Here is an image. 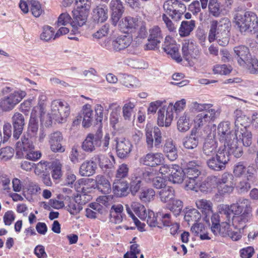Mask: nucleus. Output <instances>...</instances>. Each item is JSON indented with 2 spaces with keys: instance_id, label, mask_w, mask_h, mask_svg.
Wrapping results in <instances>:
<instances>
[{
  "instance_id": "1a4fd4ad",
  "label": "nucleus",
  "mask_w": 258,
  "mask_h": 258,
  "mask_svg": "<svg viewBox=\"0 0 258 258\" xmlns=\"http://www.w3.org/2000/svg\"><path fill=\"white\" fill-rule=\"evenodd\" d=\"M162 48L164 51L173 59L177 62L182 61V57L179 52V45H177L174 40L170 37H166Z\"/></svg>"
},
{
  "instance_id": "39448f33",
  "label": "nucleus",
  "mask_w": 258,
  "mask_h": 258,
  "mask_svg": "<svg viewBox=\"0 0 258 258\" xmlns=\"http://www.w3.org/2000/svg\"><path fill=\"white\" fill-rule=\"evenodd\" d=\"M235 20L241 32H252L258 26V18L252 12H246L243 15L237 13L235 15Z\"/></svg>"
},
{
  "instance_id": "a19ab883",
  "label": "nucleus",
  "mask_w": 258,
  "mask_h": 258,
  "mask_svg": "<svg viewBox=\"0 0 258 258\" xmlns=\"http://www.w3.org/2000/svg\"><path fill=\"white\" fill-rule=\"evenodd\" d=\"M200 178L185 177L184 188L186 190H194L198 191L199 190H202V186L201 185Z\"/></svg>"
},
{
  "instance_id": "e433bc0d",
  "label": "nucleus",
  "mask_w": 258,
  "mask_h": 258,
  "mask_svg": "<svg viewBox=\"0 0 258 258\" xmlns=\"http://www.w3.org/2000/svg\"><path fill=\"white\" fill-rule=\"evenodd\" d=\"M190 116L188 112H185L179 117L177 122V129L181 132H185L190 128Z\"/></svg>"
},
{
  "instance_id": "338daca9",
  "label": "nucleus",
  "mask_w": 258,
  "mask_h": 258,
  "mask_svg": "<svg viewBox=\"0 0 258 258\" xmlns=\"http://www.w3.org/2000/svg\"><path fill=\"white\" fill-rule=\"evenodd\" d=\"M121 82L126 87H134L136 85V78L133 76L122 74L121 76Z\"/></svg>"
},
{
  "instance_id": "2eb2a0df",
  "label": "nucleus",
  "mask_w": 258,
  "mask_h": 258,
  "mask_svg": "<svg viewBox=\"0 0 258 258\" xmlns=\"http://www.w3.org/2000/svg\"><path fill=\"white\" fill-rule=\"evenodd\" d=\"M108 109L111 110L109 117L110 124L112 127L116 129L121 124V107L117 102H113L109 104Z\"/></svg>"
},
{
  "instance_id": "0e129e2a",
  "label": "nucleus",
  "mask_w": 258,
  "mask_h": 258,
  "mask_svg": "<svg viewBox=\"0 0 258 258\" xmlns=\"http://www.w3.org/2000/svg\"><path fill=\"white\" fill-rule=\"evenodd\" d=\"M183 208V203L181 201L174 199L172 201V204L170 208V210L176 216H178Z\"/></svg>"
},
{
  "instance_id": "a18cd8bd",
  "label": "nucleus",
  "mask_w": 258,
  "mask_h": 258,
  "mask_svg": "<svg viewBox=\"0 0 258 258\" xmlns=\"http://www.w3.org/2000/svg\"><path fill=\"white\" fill-rule=\"evenodd\" d=\"M16 148L20 151L24 150L27 151L33 150L34 148L33 143L25 135L21 138V141H18L16 144Z\"/></svg>"
},
{
  "instance_id": "c9c22d12",
  "label": "nucleus",
  "mask_w": 258,
  "mask_h": 258,
  "mask_svg": "<svg viewBox=\"0 0 258 258\" xmlns=\"http://www.w3.org/2000/svg\"><path fill=\"white\" fill-rule=\"evenodd\" d=\"M160 201L164 203L173 200L174 197V190L170 186H164L158 192Z\"/></svg>"
},
{
  "instance_id": "4c0bfd02",
  "label": "nucleus",
  "mask_w": 258,
  "mask_h": 258,
  "mask_svg": "<svg viewBox=\"0 0 258 258\" xmlns=\"http://www.w3.org/2000/svg\"><path fill=\"white\" fill-rule=\"evenodd\" d=\"M142 178L141 176L136 174L135 171L131 178V181L128 188L133 195H135L140 190L142 185Z\"/></svg>"
},
{
  "instance_id": "69168bd1",
  "label": "nucleus",
  "mask_w": 258,
  "mask_h": 258,
  "mask_svg": "<svg viewBox=\"0 0 258 258\" xmlns=\"http://www.w3.org/2000/svg\"><path fill=\"white\" fill-rule=\"evenodd\" d=\"M235 185L230 184H222L217 183V187L219 194L221 196L231 194L234 189Z\"/></svg>"
},
{
  "instance_id": "e2e57ef3",
  "label": "nucleus",
  "mask_w": 258,
  "mask_h": 258,
  "mask_svg": "<svg viewBox=\"0 0 258 258\" xmlns=\"http://www.w3.org/2000/svg\"><path fill=\"white\" fill-rule=\"evenodd\" d=\"M212 224L211 227L212 232L215 235H221L220 225L219 223L218 215L214 214L211 217Z\"/></svg>"
},
{
  "instance_id": "f03ea898",
  "label": "nucleus",
  "mask_w": 258,
  "mask_h": 258,
  "mask_svg": "<svg viewBox=\"0 0 258 258\" xmlns=\"http://www.w3.org/2000/svg\"><path fill=\"white\" fill-rule=\"evenodd\" d=\"M231 26V22L227 18L222 19L219 22L213 21L209 34V41L212 42L216 40L220 45H227L229 41Z\"/></svg>"
},
{
  "instance_id": "58836bf2",
  "label": "nucleus",
  "mask_w": 258,
  "mask_h": 258,
  "mask_svg": "<svg viewBox=\"0 0 258 258\" xmlns=\"http://www.w3.org/2000/svg\"><path fill=\"white\" fill-rule=\"evenodd\" d=\"M195 27L194 20L183 21L181 22L179 29V34L181 37L188 36Z\"/></svg>"
},
{
  "instance_id": "473e14b6",
  "label": "nucleus",
  "mask_w": 258,
  "mask_h": 258,
  "mask_svg": "<svg viewBox=\"0 0 258 258\" xmlns=\"http://www.w3.org/2000/svg\"><path fill=\"white\" fill-rule=\"evenodd\" d=\"M107 9L106 6L100 5L96 7L93 11V18L97 22H104L108 18Z\"/></svg>"
},
{
  "instance_id": "4d7b16f0",
  "label": "nucleus",
  "mask_w": 258,
  "mask_h": 258,
  "mask_svg": "<svg viewBox=\"0 0 258 258\" xmlns=\"http://www.w3.org/2000/svg\"><path fill=\"white\" fill-rule=\"evenodd\" d=\"M29 5L32 15L35 17H39L42 12L39 2L35 0H31L29 2Z\"/></svg>"
},
{
  "instance_id": "5fc2aeb1",
  "label": "nucleus",
  "mask_w": 258,
  "mask_h": 258,
  "mask_svg": "<svg viewBox=\"0 0 258 258\" xmlns=\"http://www.w3.org/2000/svg\"><path fill=\"white\" fill-rule=\"evenodd\" d=\"M155 192L152 188L142 190L139 196L140 199L144 203H149L154 199Z\"/></svg>"
},
{
  "instance_id": "8fccbe9b",
  "label": "nucleus",
  "mask_w": 258,
  "mask_h": 258,
  "mask_svg": "<svg viewBox=\"0 0 258 258\" xmlns=\"http://www.w3.org/2000/svg\"><path fill=\"white\" fill-rule=\"evenodd\" d=\"M196 131L193 128L190 136L186 139L183 142L184 147L188 149H193L196 148L198 145V139L196 137Z\"/></svg>"
},
{
  "instance_id": "c03bdc74",
  "label": "nucleus",
  "mask_w": 258,
  "mask_h": 258,
  "mask_svg": "<svg viewBox=\"0 0 258 258\" xmlns=\"http://www.w3.org/2000/svg\"><path fill=\"white\" fill-rule=\"evenodd\" d=\"M216 108L212 104L200 103L197 101H194L189 105V109L191 112H202Z\"/></svg>"
},
{
  "instance_id": "a211bd4d",
  "label": "nucleus",
  "mask_w": 258,
  "mask_h": 258,
  "mask_svg": "<svg viewBox=\"0 0 258 258\" xmlns=\"http://www.w3.org/2000/svg\"><path fill=\"white\" fill-rule=\"evenodd\" d=\"M12 122L14 128L13 137L17 140L22 134L25 125V119L22 114L15 112L12 117Z\"/></svg>"
},
{
  "instance_id": "a878e982",
  "label": "nucleus",
  "mask_w": 258,
  "mask_h": 258,
  "mask_svg": "<svg viewBox=\"0 0 258 258\" xmlns=\"http://www.w3.org/2000/svg\"><path fill=\"white\" fill-rule=\"evenodd\" d=\"M190 231L195 236L199 237L202 240L211 238L204 224L202 223H195L191 227Z\"/></svg>"
},
{
  "instance_id": "f704fd0d",
  "label": "nucleus",
  "mask_w": 258,
  "mask_h": 258,
  "mask_svg": "<svg viewBox=\"0 0 258 258\" xmlns=\"http://www.w3.org/2000/svg\"><path fill=\"white\" fill-rule=\"evenodd\" d=\"M201 167L199 164L194 161L189 162L185 169V176L187 178H199L201 174Z\"/></svg>"
},
{
  "instance_id": "dca6fc26",
  "label": "nucleus",
  "mask_w": 258,
  "mask_h": 258,
  "mask_svg": "<svg viewBox=\"0 0 258 258\" xmlns=\"http://www.w3.org/2000/svg\"><path fill=\"white\" fill-rule=\"evenodd\" d=\"M164 160L163 155L161 153H149L142 157L140 162L146 166L155 167L161 164Z\"/></svg>"
},
{
  "instance_id": "79ce46f5",
  "label": "nucleus",
  "mask_w": 258,
  "mask_h": 258,
  "mask_svg": "<svg viewBox=\"0 0 258 258\" xmlns=\"http://www.w3.org/2000/svg\"><path fill=\"white\" fill-rule=\"evenodd\" d=\"M217 143L214 139L207 140L203 145V153L207 156H213L217 152Z\"/></svg>"
},
{
  "instance_id": "b1692460",
  "label": "nucleus",
  "mask_w": 258,
  "mask_h": 258,
  "mask_svg": "<svg viewBox=\"0 0 258 258\" xmlns=\"http://www.w3.org/2000/svg\"><path fill=\"white\" fill-rule=\"evenodd\" d=\"M132 150L130 142L124 139L118 140L116 144V152L120 158H126Z\"/></svg>"
},
{
  "instance_id": "052dcab7",
  "label": "nucleus",
  "mask_w": 258,
  "mask_h": 258,
  "mask_svg": "<svg viewBox=\"0 0 258 258\" xmlns=\"http://www.w3.org/2000/svg\"><path fill=\"white\" fill-rule=\"evenodd\" d=\"M110 158L112 159V161L110 159L105 156H100L99 158V165L101 168H105L110 169L111 168L113 164L115 163L114 158L113 156L110 155Z\"/></svg>"
},
{
  "instance_id": "5701e85b",
  "label": "nucleus",
  "mask_w": 258,
  "mask_h": 258,
  "mask_svg": "<svg viewBox=\"0 0 258 258\" xmlns=\"http://www.w3.org/2000/svg\"><path fill=\"white\" fill-rule=\"evenodd\" d=\"M132 37L130 35H120L112 42V48L115 51H119L127 48L132 42Z\"/></svg>"
},
{
  "instance_id": "3c124183",
  "label": "nucleus",
  "mask_w": 258,
  "mask_h": 258,
  "mask_svg": "<svg viewBox=\"0 0 258 258\" xmlns=\"http://www.w3.org/2000/svg\"><path fill=\"white\" fill-rule=\"evenodd\" d=\"M241 66L245 68L251 74H258V60L255 57L251 56L245 62V65Z\"/></svg>"
},
{
  "instance_id": "7c9ffc66",
  "label": "nucleus",
  "mask_w": 258,
  "mask_h": 258,
  "mask_svg": "<svg viewBox=\"0 0 258 258\" xmlns=\"http://www.w3.org/2000/svg\"><path fill=\"white\" fill-rule=\"evenodd\" d=\"M185 175V170L182 169L178 165H172V169L169 176V180L174 183H180L183 180V177Z\"/></svg>"
},
{
  "instance_id": "13d9d810",
  "label": "nucleus",
  "mask_w": 258,
  "mask_h": 258,
  "mask_svg": "<svg viewBox=\"0 0 258 258\" xmlns=\"http://www.w3.org/2000/svg\"><path fill=\"white\" fill-rule=\"evenodd\" d=\"M208 7L210 14L215 17L219 16L221 10L220 4L218 3V0H210Z\"/></svg>"
},
{
  "instance_id": "09e8293b",
  "label": "nucleus",
  "mask_w": 258,
  "mask_h": 258,
  "mask_svg": "<svg viewBox=\"0 0 258 258\" xmlns=\"http://www.w3.org/2000/svg\"><path fill=\"white\" fill-rule=\"evenodd\" d=\"M131 208L135 214L142 220L146 218L148 210L144 206L138 202H133Z\"/></svg>"
},
{
  "instance_id": "ddd939ff",
  "label": "nucleus",
  "mask_w": 258,
  "mask_h": 258,
  "mask_svg": "<svg viewBox=\"0 0 258 258\" xmlns=\"http://www.w3.org/2000/svg\"><path fill=\"white\" fill-rule=\"evenodd\" d=\"M173 118L172 103H169L167 109L160 108L158 111L157 123L160 126H169Z\"/></svg>"
},
{
  "instance_id": "9d476101",
  "label": "nucleus",
  "mask_w": 258,
  "mask_h": 258,
  "mask_svg": "<svg viewBox=\"0 0 258 258\" xmlns=\"http://www.w3.org/2000/svg\"><path fill=\"white\" fill-rule=\"evenodd\" d=\"M88 11L85 10L76 9L72 11L73 21L70 24L72 27V31L76 33L79 27L83 26L87 22L89 14Z\"/></svg>"
},
{
  "instance_id": "393cba45",
  "label": "nucleus",
  "mask_w": 258,
  "mask_h": 258,
  "mask_svg": "<svg viewBox=\"0 0 258 258\" xmlns=\"http://www.w3.org/2000/svg\"><path fill=\"white\" fill-rule=\"evenodd\" d=\"M84 197L85 195H77L70 199L68 205V211L71 214L76 215L82 209V205L85 204L84 201H82V199Z\"/></svg>"
},
{
  "instance_id": "37998d69",
  "label": "nucleus",
  "mask_w": 258,
  "mask_h": 258,
  "mask_svg": "<svg viewBox=\"0 0 258 258\" xmlns=\"http://www.w3.org/2000/svg\"><path fill=\"white\" fill-rule=\"evenodd\" d=\"M135 106L136 103L131 101L124 104L122 108V116L124 120L130 121L132 120Z\"/></svg>"
},
{
  "instance_id": "f3484780",
  "label": "nucleus",
  "mask_w": 258,
  "mask_h": 258,
  "mask_svg": "<svg viewBox=\"0 0 258 258\" xmlns=\"http://www.w3.org/2000/svg\"><path fill=\"white\" fill-rule=\"evenodd\" d=\"M251 216V208L250 207H248L241 214L232 216V224L234 227L243 228L245 223L250 220Z\"/></svg>"
},
{
  "instance_id": "c85d7f7f",
  "label": "nucleus",
  "mask_w": 258,
  "mask_h": 258,
  "mask_svg": "<svg viewBox=\"0 0 258 258\" xmlns=\"http://www.w3.org/2000/svg\"><path fill=\"white\" fill-rule=\"evenodd\" d=\"M128 189V185L126 181L117 179L113 184V190L114 193L118 197L126 196Z\"/></svg>"
},
{
  "instance_id": "603ef678",
  "label": "nucleus",
  "mask_w": 258,
  "mask_h": 258,
  "mask_svg": "<svg viewBox=\"0 0 258 258\" xmlns=\"http://www.w3.org/2000/svg\"><path fill=\"white\" fill-rule=\"evenodd\" d=\"M232 71L231 66L226 64H217L213 67L212 71L214 74L219 75H227Z\"/></svg>"
},
{
  "instance_id": "6e6552de",
  "label": "nucleus",
  "mask_w": 258,
  "mask_h": 258,
  "mask_svg": "<svg viewBox=\"0 0 258 258\" xmlns=\"http://www.w3.org/2000/svg\"><path fill=\"white\" fill-rule=\"evenodd\" d=\"M146 137L147 148L152 150L154 145L158 148L162 142L161 132L157 126H153L151 124H147L146 127Z\"/></svg>"
},
{
  "instance_id": "c756f323",
  "label": "nucleus",
  "mask_w": 258,
  "mask_h": 258,
  "mask_svg": "<svg viewBox=\"0 0 258 258\" xmlns=\"http://www.w3.org/2000/svg\"><path fill=\"white\" fill-rule=\"evenodd\" d=\"M163 152L170 161H174L178 157L177 148L172 140H167L163 147Z\"/></svg>"
},
{
  "instance_id": "6e6d98bb",
  "label": "nucleus",
  "mask_w": 258,
  "mask_h": 258,
  "mask_svg": "<svg viewBox=\"0 0 258 258\" xmlns=\"http://www.w3.org/2000/svg\"><path fill=\"white\" fill-rule=\"evenodd\" d=\"M216 153V159L219 161L218 163H220L222 165L225 166L229 160V154L231 153L229 152L228 149V151L224 149H222L221 150L219 149ZM225 167V166H224V167Z\"/></svg>"
},
{
  "instance_id": "412c9836",
  "label": "nucleus",
  "mask_w": 258,
  "mask_h": 258,
  "mask_svg": "<svg viewBox=\"0 0 258 258\" xmlns=\"http://www.w3.org/2000/svg\"><path fill=\"white\" fill-rule=\"evenodd\" d=\"M110 8L112 11L111 20L112 24L115 26L123 12V7L120 0H111Z\"/></svg>"
},
{
  "instance_id": "423d86ee",
  "label": "nucleus",
  "mask_w": 258,
  "mask_h": 258,
  "mask_svg": "<svg viewBox=\"0 0 258 258\" xmlns=\"http://www.w3.org/2000/svg\"><path fill=\"white\" fill-rule=\"evenodd\" d=\"M26 93L22 90H16L0 99V109L3 111L12 110L26 96Z\"/></svg>"
},
{
  "instance_id": "774afa93",
  "label": "nucleus",
  "mask_w": 258,
  "mask_h": 258,
  "mask_svg": "<svg viewBox=\"0 0 258 258\" xmlns=\"http://www.w3.org/2000/svg\"><path fill=\"white\" fill-rule=\"evenodd\" d=\"M53 35V29L49 26H45L43 28V32L40 35V38L42 40L47 41L50 40Z\"/></svg>"
},
{
  "instance_id": "f8f14e48",
  "label": "nucleus",
  "mask_w": 258,
  "mask_h": 258,
  "mask_svg": "<svg viewBox=\"0 0 258 258\" xmlns=\"http://www.w3.org/2000/svg\"><path fill=\"white\" fill-rule=\"evenodd\" d=\"M255 170L252 166H248L246 167L243 162H239L233 166V175L236 177H240L242 175L246 176V179L248 181L254 180V173Z\"/></svg>"
},
{
  "instance_id": "6ab92c4d",
  "label": "nucleus",
  "mask_w": 258,
  "mask_h": 258,
  "mask_svg": "<svg viewBox=\"0 0 258 258\" xmlns=\"http://www.w3.org/2000/svg\"><path fill=\"white\" fill-rule=\"evenodd\" d=\"M99 143V133L89 134L82 144V149L85 152L91 153L95 150Z\"/></svg>"
},
{
  "instance_id": "49530a36",
  "label": "nucleus",
  "mask_w": 258,
  "mask_h": 258,
  "mask_svg": "<svg viewBox=\"0 0 258 258\" xmlns=\"http://www.w3.org/2000/svg\"><path fill=\"white\" fill-rule=\"evenodd\" d=\"M178 6V0H167L163 5V9L167 14L174 19V14L176 7Z\"/></svg>"
},
{
  "instance_id": "4be33fe9",
  "label": "nucleus",
  "mask_w": 258,
  "mask_h": 258,
  "mask_svg": "<svg viewBox=\"0 0 258 258\" xmlns=\"http://www.w3.org/2000/svg\"><path fill=\"white\" fill-rule=\"evenodd\" d=\"M234 52L237 62L240 66H245V62L251 56L248 48L244 45L235 47Z\"/></svg>"
},
{
  "instance_id": "72a5a7b5",
  "label": "nucleus",
  "mask_w": 258,
  "mask_h": 258,
  "mask_svg": "<svg viewBox=\"0 0 258 258\" xmlns=\"http://www.w3.org/2000/svg\"><path fill=\"white\" fill-rule=\"evenodd\" d=\"M248 207H250V205L247 200L239 199L236 203L231 205V213L233 216H237L243 212L244 209Z\"/></svg>"
},
{
  "instance_id": "de8ad7c7",
  "label": "nucleus",
  "mask_w": 258,
  "mask_h": 258,
  "mask_svg": "<svg viewBox=\"0 0 258 258\" xmlns=\"http://www.w3.org/2000/svg\"><path fill=\"white\" fill-rule=\"evenodd\" d=\"M201 215L196 209H189L186 211L184 220L189 224L190 222L197 223L201 219Z\"/></svg>"
},
{
  "instance_id": "aec40b11",
  "label": "nucleus",
  "mask_w": 258,
  "mask_h": 258,
  "mask_svg": "<svg viewBox=\"0 0 258 258\" xmlns=\"http://www.w3.org/2000/svg\"><path fill=\"white\" fill-rule=\"evenodd\" d=\"M141 20L138 18L126 17L123 18L119 23V27L124 31L134 33L137 31V28Z\"/></svg>"
},
{
  "instance_id": "bb28decb",
  "label": "nucleus",
  "mask_w": 258,
  "mask_h": 258,
  "mask_svg": "<svg viewBox=\"0 0 258 258\" xmlns=\"http://www.w3.org/2000/svg\"><path fill=\"white\" fill-rule=\"evenodd\" d=\"M95 182L98 189L104 194H108L111 191V184L107 178L102 174L95 177Z\"/></svg>"
},
{
  "instance_id": "7ed1b4c3",
  "label": "nucleus",
  "mask_w": 258,
  "mask_h": 258,
  "mask_svg": "<svg viewBox=\"0 0 258 258\" xmlns=\"http://www.w3.org/2000/svg\"><path fill=\"white\" fill-rule=\"evenodd\" d=\"M234 116L235 130L239 137V139L244 146L249 147L252 143V134L249 130L250 119L238 109L234 111Z\"/></svg>"
},
{
  "instance_id": "4468645a",
  "label": "nucleus",
  "mask_w": 258,
  "mask_h": 258,
  "mask_svg": "<svg viewBox=\"0 0 258 258\" xmlns=\"http://www.w3.org/2000/svg\"><path fill=\"white\" fill-rule=\"evenodd\" d=\"M183 56L187 61L196 59L200 54L198 46L192 41H185L182 48Z\"/></svg>"
},
{
  "instance_id": "bf43d9fd",
  "label": "nucleus",
  "mask_w": 258,
  "mask_h": 258,
  "mask_svg": "<svg viewBox=\"0 0 258 258\" xmlns=\"http://www.w3.org/2000/svg\"><path fill=\"white\" fill-rule=\"evenodd\" d=\"M217 183L223 184L235 185L234 181V176L233 174L225 172L221 177L218 179Z\"/></svg>"
},
{
  "instance_id": "2f4dec72",
  "label": "nucleus",
  "mask_w": 258,
  "mask_h": 258,
  "mask_svg": "<svg viewBox=\"0 0 258 258\" xmlns=\"http://www.w3.org/2000/svg\"><path fill=\"white\" fill-rule=\"evenodd\" d=\"M196 204L197 208L201 210L203 213L206 215V216L213 214V204L206 199H198L196 201Z\"/></svg>"
},
{
  "instance_id": "f257e3e1",
  "label": "nucleus",
  "mask_w": 258,
  "mask_h": 258,
  "mask_svg": "<svg viewBox=\"0 0 258 258\" xmlns=\"http://www.w3.org/2000/svg\"><path fill=\"white\" fill-rule=\"evenodd\" d=\"M217 137L220 141L224 143V146L228 149L229 152L234 157L240 158L242 156L243 151L240 140L236 131L233 132L229 122L223 121L218 124Z\"/></svg>"
},
{
  "instance_id": "0eeeda50",
  "label": "nucleus",
  "mask_w": 258,
  "mask_h": 258,
  "mask_svg": "<svg viewBox=\"0 0 258 258\" xmlns=\"http://www.w3.org/2000/svg\"><path fill=\"white\" fill-rule=\"evenodd\" d=\"M220 114V110L218 108L199 113L194 119V129L196 131L198 128L207 125L211 121H214Z\"/></svg>"
},
{
  "instance_id": "ea45409f",
  "label": "nucleus",
  "mask_w": 258,
  "mask_h": 258,
  "mask_svg": "<svg viewBox=\"0 0 258 258\" xmlns=\"http://www.w3.org/2000/svg\"><path fill=\"white\" fill-rule=\"evenodd\" d=\"M83 114V125L85 127H89L93 119V112L91 106L90 104H86L82 108Z\"/></svg>"
},
{
  "instance_id": "cd10ccee",
  "label": "nucleus",
  "mask_w": 258,
  "mask_h": 258,
  "mask_svg": "<svg viewBox=\"0 0 258 258\" xmlns=\"http://www.w3.org/2000/svg\"><path fill=\"white\" fill-rule=\"evenodd\" d=\"M97 165L95 162L86 160L80 166L79 173L82 176H90L95 173Z\"/></svg>"
},
{
  "instance_id": "20e7f679",
  "label": "nucleus",
  "mask_w": 258,
  "mask_h": 258,
  "mask_svg": "<svg viewBox=\"0 0 258 258\" xmlns=\"http://www.w3.org/2000/svg\"><path fill=\"white\" fill-rule=\"evenodd\" d=\"M70 114V106L67 102L55 100L52 102L50 112L46 116L45 125L50 126L53 120L61 123L64 121Z\"/></svg>"
},
{
  "instance_id": "9b49d317",
  "label": "nucleus",
  "mask_w": 258,
  "mask_h": 258,
  "mask_svg": "<svg viewBox=\"0 0 258 258\" xmlns=\"http://www.w3.org/2000/svg\"><path fill=\"white\" fill-rule=\"evenodd\" d=\"M149 32L148 42L144 48L145 50H153L158 46L162 40V32L158 26H154L149 29Z\"/></svg>"
},
{
  "instance_id": "680f3d73",
  "label": "nucleus",
  "mask_w": 258,
  "mask_h": 258,
  "mask_svg": "<svg viewBox=\"0 0 258 258\" xmlns=\"http://www.w3.org/2000/svg\"><path fill=\"white\" fill-rule=\"evenodd\" d=\"M143 220L146 221L148 225L151 227H158L161 228L158 225V222L157 217L155 216L154 213L152 211L148 210V214L146 218Z\"/></svg>"
},
{
  "instance_id": "864d4df0",
  "label": "nucleus",
  "mask_w": 258,
  "mask_h": 258,
  "mask_svg": "<svg viewBox=\"0 0 258 258\" xmlns=\"http://www.w3.org/2000/svg\"><path fill=\"white\" fill-rule=\"evenodd\" d=\"M135 171L136 174L141 176L142 179L144 178L147 182L152 181L156 176L155 172L153 170L144 171L143 169L138 168Z\"/></svg>"
}]
</instances>
